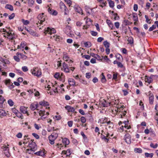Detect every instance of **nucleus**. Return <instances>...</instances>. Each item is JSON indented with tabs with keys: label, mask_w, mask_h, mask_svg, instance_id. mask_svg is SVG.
<instances>
[{
	"label": "nucleus",
	"mask_w": 158,
	"mask_h": 158,
	"mask_svg": "<svg viewBox=\"0 0 158 158\" xmlns=\"http://www.w3.org/2000/svg\"><path fill=\"white\" fill-rule=\"evenodd\" d=\"M71 27L69 26H67L64 29L65 33L70 37L73 38L74 37V35L71 33Z\"/></svg>",
	"instance_id": "f257e3e1"
},
{
	"label": "nucleus",
	"mask_w": 158,
	"mask_h": 158,
	"mask_svg": "<svg viewBox=\"0 0 158 158\" xmlns=\"http://www.w3.org/2000/svg\"><path fill=\"white\" fill-rule=\"evenodd\" d=\"M31 73L34 76L37 77H39L41 75V70L38 69L37 68H35L33 70H31Z\"/></svg>",
	"instance_id": "f03ea898"
},
{
	"label": "nucleus",
	"mask_w": 158,
	"mask_h": 158,
	"mask_svg": "<svg viewBox=\"0 0 158 158\" xmlns=\"http://www.w3.org/2000/svg\"><path fill=\"white\" fill-rule=\"evenodd\" d=\"M29 147L31 148L30 150L32 151H35L37 149V146L35 143L33 141L29 144Z\"/></svg>",
	"instance_id": "7ed1b4c3"
},
{
	"label": "nucleus",
	"mask_w": 158,
	"mask_h": 158,
	"mask_svg": "<svg viewBox=\"0 0 158 158\" xmlns=\"http://www.w3.org/2000/svg\"><path fill=\"white\" fill-rule=\"evenodd\" d=\"M56 32V30L53 28H51L49 27H47L45 29L44 33L45 34H52Z\"/></svg>",
	"instance_id": "20e7f679"
},
{
	"label": "nucleus",
	"mask_w": 158,
	"mask_h": 158,
	"mask_svg": "<svg viewBox=\"0 0 158 158\" xmlns=\"http://www.w3.org/2000/svg\"><path fill=\"white\" fill-rule=\"evenodd\" d=\"M125 142L128 144H130L131 142V136L129 134H126L124 136Z\"/></svg>",
	"instance_id": "39448f33"
},
{
	"label": "nucleus",
	"mask_w": 158,
	"mask_h": 158,
	"mask_svg": "<svg viewBox=\"0 0 158 158\" xmlns=\"http://www.w3.org/2000/svg\"><path fill=\"white\" fill-rule=\"evenodd\" d=\"M6 35L7 38L9 40H13L15 38L14 33H12L10 32H7Z\"/></svg>",
	"instance_id": "423d86ee"
},
{
	"label": "nucleus",
	"mask_w": 158,
	"mask_h": 158,
	"mask_svg": "<svg viewBox=\"0 0 158 158\" xmlns=\"http://www.w3.org/2000/svg\"><path fill=\"white\" fill-rule=\"evenodd\" d=\"M77 107V106H76L75 108L74 107H72L68 105L65 107V108L68 110V112H73L75 110V109H76Z\"/></svg>",
	"instance_id": "0eeeda50"
},
{
	"label": "nucleus",
	"mask_w": 158,
	"mask_h": 158,
	"mask_svg": "<svg viewBox=\"0 0 158 158\" xmlns=\"http://www.w3.org/2000/svg\"><path fill=\"white\" fill-rule=\"evenodd\" d=\"M101 104L102 106L104 107H107L109 106L110 103L108 102H107L105 100H103L101 102Z\"/></svg>",
	"instance_id": "6e6552de"
},
{
	"label": "nucleus",
	"mask_w": 158,
	"mask_h": 158,
	"mask_svg": "<svg viewBox=\"0 0 158 158\" xmlns=\"http://www.w3.org/2000/svg\"><path fill=\"white\" fill-rule=\"evenodd\" d=\"M86 19L85 21L86 24V29H87L89 28V26L92 24V20L89 18H87V17L85 18V19Z\"/></svg>",
	"instance_id": "1a4fd4ad"
},
{
	"label": "nucleus",
	"mask_w": 158,
	"mask_h": 158,
	"mask_svg": "<svg viewBox=\"0 0 158 158\" xmlns=\"http://www.w3.org/2000/svg\"><path fill=\"white\" fill-rule=\"evenodd\" d=\"M38 106L37 102L32 103L30 106V108L31 110H34L36 109Z\"/></svg>",
	"instance_id": "9d476101"
},
{
	"label": "nucleus",
	"mask_w": 158,
	"mask_h": 158,
	"mask_svg": "<svg viewBox=\"0 0 158 158\" xmlns=\"http://www.w3.org/2000/svg\"><path fill=\"white\" fill-rule=\"evenodd\" d=\"M48 11L49 14L52 15H56L58 13L57 11L54 10L52 9L50 7H49L48 9Z\"/></svg>",
	"instance_id": "9b49d317"
},
{
	"label": "nucleus",
	"mask_w": 158,
	"mask_h": 158,
	"mask_svg": "<svg viewBox=\"0 0 158 158\" xmlns=\"http://www.w3.org/2000/svg\"><path fill=\"white\" fill-rule=\"evenodd\" d=\"M20 110L22 113L23 114H27V115H28L27 108L23 106H21L20 108Z\"/></svg>",
	"instance_id": "f8f14e48"
},
{
	"label": "nucleus",
	"mask_w": 158,
	"mask_h": 158,
	"mask_svg": "<svg viewBox=\"0 0 158 158\" xmlns=\"http://www.w3.org/2000/svg\"><path fill=\"white\" fill-rule=\"evenodd\" d=\"M44 15V13H42L41 14H40L37 17V19L40 21V22H43L45 20V18H44L43 15Z\"/></svg>",
	"instance_id": "ddd939ff"
},
{
	"label": "nucleus",
	"mask_w": 158,
	"mask_h": 158,
	"mask_svg": "<svg viewBox=\"0 0 158 158\" xmlns=\"http://www.w3.org/2000/svg\"><path fill=\"white\" fill-rule=\"evenodd\" d=\"M145 81L146 82H148V84H150L152 81L153 80L152 79V77H149L147 76H145Z\"/></svg>",
	"instance_id": "4468645a"
},
{
	"label": "nucleus",
	"mask_w": 158,
	"mask_h": 158,
	"mask_svg": "<svg viewBox=\"0 0 158 158\" xmlns=\"http://www.w3.org/2000/svg\"><path fill=\"white\" fill-rule=\"evenodd\" d=\"M0 61L4 63V64H3V66H5V64H8L10 63V62L8 60L3 59L1 56H0Z\"/></svg>",
	"instance_id": "2eb2a0df"
},
{
	"label": "nucleus",
	"mask_w": 158,
	"mask_h": 158,
	"mask_svg": "<svg viewBox=\"0 0 158 158\" xmlns=\"http://www.w3.org/2000/svg\"><path fill=\"white\" fill-rule=\"evenodd\" d=\"M39 104L41 106H48L49 105V103L48 102L44 100L40 102H39Z\"/></svg>",
	"instance_id": "dca6fc26"
},
{
	"label": "nucleus",
	"mask_w": 158,
	"mask_h": 158,
	"mask_svg": "<svg viewBox=\"0 0 158 158\" xmlns=\"http://www.w3.org/2000/svg\"><path fill=\"white\" fill-rule=\"evenodd\" d=\"M74 8L76 12L81 14L82 13V10L81 8L78 6L75 5L74 6Z\"/></svg>",
	"instance_id": "f3484780"
},
{
	"label": "nucleus",
	"mask_w": 158,
	"mask_h": 158,
	"mask_svg": "<svg viewBox=\"0 0 158 158\" xmlns=\"http://www.w3.org/2000/svg\"><path fill=\"white\" fill-rule=\"evenodd\" d=\"M68 82L70 85L74 86L75 85V81L73 79L71 78H69L68 80Z\"/></svg>",
	"instance_id": "a211bd4d"
},
{
	"label": "nucleus",
	"mask_w": 158,
	"mask_h": 158,
	"mask_svg": "<svg viewBox=\"0 0 158 158\" xmlns=\"http://www.w3.org/2000/svg\"><path fill=\"white\" fill-rule=\"evenodd\" d=\"M63 143L64 144L65 146L68 145L69 143V141L68 139L66 138H64L62 139ZM66 147V146H65Z\"/></svg>",
	"instance_id": "6ab92c4d"
},
{
	"label": "nucleus",
	"mask_w": 158,
	"mask_h": 158,
	"mask_svg": "<svg viewBox=\"0 0 158 158\" xmlns=\"http://www.w3.org/2000/svg\"><path fill=\"white\" fill-rule=\"evenodd\" d=\"M16 54L17 56L20 55V58L23 60H26L27 58V57L26 56H25L20 53L17 52Z\"/></svg>",
	"instance_id": "aec40b11"
},
{
	"label": "nucleus",
	"mask_w": 158,
	"mask_h": 158,
	"mask_svg": "<svg viewBox=\"0 0 158 158\" xmlns=\"http://www.w3.org/2000/svg\"><path fill=\"white\" fill-rule=\"evenodd\" d=\"M58 135L57 133H53V134H52L49 136L48 138H52L53 139L55 140L58 137Z\"/></svg>",
	"instance_id": "412c9836"
},
{
	"label": "nucleus",
	"mask_w": 158,
	"mask_h": 158,
	"mask_svg": "<svg viewBox=\"0 0 158 158\" xmlns=\"http://www.w3.org/2000/svg\"><path fill=\"white\" fill-rule=\"evenodd\" d=\"M153 95L152 94H150L149 97V102L150 104H152L153 103Z\"/></svg>",
	"instance_id": "4be33fe9"
},
{
	"label": "nucleus",
	"mask_w": 158,
	"mask_h": 158,
	"mask_svg": "<svg viewBox=\"0 0 158 158\" xmlns=\"http://www.w3.org/2000/svg\"><path fill=\"white\" fill-rule=\"evenodd\" d=\"M5 8L6 9L9 10L10 11H13L14 10L13 6L11 5L8 4L6 5Z\"/></svg>",
	"instance_id": "5701e85b"
},
{
	"label": "nucleus",
	"mask_w": 158,
	"mask_h": 158,
	"mask_svg": "<svg viewBox=\"0 0 158 158\" xmlns=\"http://www.w3.org/2000/svg\"><path fill=\"white\" fill-rule=\"evenodd\" d=\"M26 43L25 42H23L21 43L20 45L18 46V48H23L26 45Z\"/></svg>",
	"instance_id": "b1692460"
},
{
	"label": "nucleus",
	"mask_w": 158,
	"mask_h": 158,
	"mask_svg": "<svg viewBox=\"0 0 158 158\" xmlns=\"http://www.w3.org/2000/svg\"><path fill=\"white\" fill-rule=\"evenodd\" d=\"M27 31L28 32H29L31 35H36L35 32L33 30H32L31 29L27 28Z\"/></svg>",
	"instance_id": "393cba45"
},
{
	"label": "nucleus",
	"mask_w": 158,
	"mask_h": 158,
	"mask_svg": "<svg viewBox=\"0 0 158 158\" xmlns=\"http://www.w3.org/2000/svg\"><path fill=\"white\" fill-rule=\"evenodd\" d=\"M134 152L136 153H141L142 152V149L140 148H135L134 149Z\"/></svg>",
	"instance_id": "a878e982"
},
{
	"label": "nucleus",
	"mask_w": 158,
	"mask_h": 158,
	"mask_svg": "<svg viewBox=\"0 0 158 158\" xmlns=\"http://www.w3.org/2000/svg\"><path fill=\"white\" fill-rule=\"evenodd\" d=\"M6 115V113L5 111L2 109H0V116H5Z\"/></svg>",
	"instance_id": "bb28decb"
},
{
	"label": "nucleus",
	"mask_w": 158,
	"mask_h": 158,
	"mask_svg": "<svg viewBox=\"0 0 158 158\" xmlns=\"http://www.w3.org/2000/svg\"><path fill=\"white\" fill-rule=\"evenodd\" d=\"M35 154H36L38 156H43L44 155V152L42 151H40L37 152L35 153Z\"/></svg>",
	"instance_id": "cd10ccee"
},
{
	"label": "nucleus",
	"mask_w": 158,
	"mask_h": 158,
	"mask_svg": "<svg viewBox=\"0 0 158 158\" xmlns=\"http://www.w3.org/2000/svg\"><path fill=\"white\" fill-rule=\"evenodd\" d=\"M115 57L118 60L121 61L123 60L122 56L119 54L118 53L116 54Z\"/></svg>",
	"instance_id": "c85d7f7f"
},
{
	"label": "nucleus",
	"mask_w": 158,
	"mask_h": 158,
	"mask_svg": "<svg viewBox=\"0 0 158 158\" xmlns=\"http://www.w3.org/2000/svg\"><path fill=\"white\" fill-rule=\"evenodd\" d=\"M103 44L106 48H109L110 44L107 40L104 41L103 43Z\"/></svg>",
	"instance_id": "c756f323"
},
{
	"label": "nucleus",
	"mask_w": 158,
	"mask_h": 158,
	"mask_svg": "<svg viewBox=\"0 0 158 158\" xmlns=\"http://www.w3.org/2000/svg\"><path fill=\"white\" fill-rule=\"evenodd\" d=\"M145 156L147 157H149L150 158H152L153 156V154L152 153H149L147 152H145Z\"/></svg>",
	"instance_id": "7c9ffc66"
},
{
	"label": "nucleus",
	"mask_w": 158,
	"mask_h": 158,
	"mask_svg": "<svg viewBox=\"0 0 158 158\" xmlns=\"http://www.w3.org/2000/svg\"><path fill=\"white\" fill-rule=\"evenodd\" d=\"M106 23L109 25V27L111 28V29H112V27H113V25L111 21L110 20L107 19L106 20Z\"/></svg>",
	"instance_id": "2f4dec72"
},
{
	"label": "nucleus",
	"mask_w": 158,
	"mask_h": 158,
	"mask_svg": "<svg viewBox=\"0 0 158 158\" xmlns=\"http://www.w3.org/2000/svg\"><path fill=\"white\" fill-rule=\"evenodd\" d=\"M133 18L134 21H136L138 20L137 14L136 13L133 14Z\"/></svg>",
	"instance_id": "473e14b6"
},
{
	"label": "nucleus",
	"mask_w": 158,
	"mask_h": 158,
	"mask_svg": "<svg viewBox=\"0 0 158 158\" xmlns=\"http://www.w3.org/2000/svg\"><path fill=\"white\" fill-rule=\"evenodd\" d=\"M84 44L86 47H89L91 46V43L89 42H85L84 43Z\"/></svg>",
	"instance_id": "72a5a7b5"
},
{
	"label": "nucleus",
	"mask_w": 158,
	"mask_h": 158,
	"mask_svg": "<svg viewBox=\"0 0 158 158\" xmlns=\"http://www.w3.org/2000/svg\"><path fill=\"white\" fill-rule=\"evenodd\" d=\"M127 40L130 44H132L133 43V39L132 37H129Z\"/></svg>",
	"instance_id": "f704fd0d"
},
{
	"label": "nucleus",
	"mask_w": 158,
	"mask_h": 158,
	"mask_svg": "<svg viewBox=\"0 0 158 158\" xmlns=\"http://www.w3.org/2000/svg\"><path fill=\"white\" fill-rule=\"evenodd\" d=\"M22 22L23 23V24L25 25H28L30 23V22L28 20H25L23 19H22Z\"/></svg>",
	"instance_id": "c9c22d12"
},
{
	"label": "nucleus",
	"mask_w": 158,
	"mask_h": 158,
	"mask_svg": "<svg viewBox=\"0 0 158 158\" xmlns=\"http://www.w3.org/2000/svg\"><path fill=\"white\" fill-rule=\"evenodd\" d=\"M102 77L101 78V81L102 83H105L106 81V80L105 78V76L104 75L103 73H102L101 74Z\"/></svg>",
	"instance_id": "e433bc0d"
},
{
	"label": "nucleus",
	"mask_w": 158,
	"mask_h": 158,
	"mask_svg": "<svg viewBox=\"0 0 158 158\" xmlns=\"http://www.w3.org/2000/svg\"><path fill=\"white\" fill-rule=\"evenodd\" d=\"M85 9L87 13H88L89 15H90V13L89 11V10H92V9L91 10L89 6H85Z\"/></svg>",
	"instance_id": "4c0bfd02"
},
{
	"label": "nucleus",
	"mask_w": 158,
	"mask_h": 158,
	"mask_svg": "<svg viewBox=\"0 0 158 158\" xmlns=\"http://www.w3.org/2000/svg\"><path fill=\"white\" fill-rule=\"evenodd\" d=\"M16 116L19 118H21V119H23V114L19 112H18Z\"/></svg>",
	"instance_id": "58836bf2"
},
{
	"label": "nucleus",
	"mask_w": 158,
	"mask_h": 158,
	"mask_svg": "<svg viewBox=\"0 0 158 158\" xmlns=\"http://www.w3.org/2000/svg\"><path fill=\"white\" fill-rule=\"evenodd\" d=\"M59 78L61 81H62L63 82L65 81V76L63 75V73H61V75L60 76Z\"/></svg>",
	"instance_id": "ea45409f"
},
{
	"label": "nucleus",
	"mask_w": 158,
	"mask_h": 158,
	"mask_svg": "<svg viewBox=\"0 0 158 158\" xmlns=\"http://www.w3.org/2000/svg\"><path fill=\"white\" fill-rule=\"evenodd\" d=\"M150 146L153 148H156L158 147V144L156 143L155 145L153 143H151L150 144Z\"/></svg>",
	"instance_id": "a19ab883"
},
{
	"label": "nucleus",
	"mask_w": 158,
	"mask_h": 158,
	"mask_svg": "<svg viewBox=\"0 0 158 158\" xmlns=\"http://www.w3.org/2000/svg\"><path fill=\"white\" fill-rule=\"evenodd\" d=\"M3 152L4 153L5 156H6L7 157H10V154L9 152V150H6V151H5L4 152Z\"/></svg>",
	"instance_id": "79ce46f5"
},
{
	"label": "nucleus",
	"mask_w": 158,
	"mask_h": 158,
	"mask_svg": "<svg viewBox=\"0 0 158 158\" xmlns=\"http://www.w3.org/2000/svg\"><path fill=\"white\" fill-rule=\"evenodd\" d=\"M109 5L110 7L113 8L114 6V4L113 1H111L109 2Z\"/></svg>",
	"instance_id": "37998d69"
},
{
	"label": "nucleus",
	"mask_w": 158,
	"mask_h": 158,
	"mask_svg": "<svg viewBox=\"0 0 158 158\" xmlns=\"http://www.w3.org/2000/svg\"><path fill=\"white\" fill-rule=\"evenodd\" d=\"M156 26L155 25H153L151 27L149 28L148 31H152L153 30L155 29L156 28Z\"/></svg>",
	"instance_id": "c03bdc74"
},
{
	"label": "nucleus",
	"mask_w": 158,
	"mask_h": 158,
	"mask_svg": "<svg viewBox=\"0 0 158 158\" xmlns=\"http://www.w3.org/2000/svg\"><path fill=\"white\" fill-rule=\"evenodd\" d=\"M19 57V56H17V55H16V56H14V58L16 61L17 62H18L20 61V59Z\"/></svg>",
	"instance_id": "a18cd8bd"
},
{
	"label": "nucleus",
	"mask_w": 158,
	"mask_h": 158,
	"mask_svg": "<svg viewBox=\"0 0 158 158\" xmlns=\"http://www.w3.org/2000/svg\"><path fill=\"white\" fill-rule=\"evenodd\" d=\"M8 103L10 106H12L14 105V102L11 99H9L8 101Z\"/></svg>",
	"instance_id": "49530a36"
},
{
	"label": "nucleus",
	"mask_w": 158,
	"mask_h": 158,
	"mask_svg": "<svg viewBox=\"0 0 158 158\" xmlns=\"http://www.w3.org/2000/svg\"><path fill=\"white\" fill-rule=\"evenodd\" d=\"M9 145L8 144H7L6 146H4L2 147L3 152L6 151V150H9L8 147Z\"/></svg>",
	"instance_id": "de8ad7c7"
},
{
	"label": "nucleus",
	"mask_w": 158,
	"mask_h": 158,
	"mask_svg": "<svg viewBox=\"0 0 158 158\" xmlns=\"http://www.w3.org/2000/svg\"><path fill=\"white\" fill-rule=\"evenodd\" d=\"M35 0H28L29 2L28 4L30 6H32Z\"/></svg>",
	"instance_id": "09e8293b"
},
{
	"label": "nucleus",
	"mask_w": 158,
	"mask_h": 158,
	"mask_svg": "<svg viewBox=\"0 0 158 158\" xmlns=\"http://www.w3.org/2000/svg\"><path fill=\"white\" fill-rule=\"evenodd\" d=\"M114 19L115 20H118L119 19V16H118V14L116 13H115L114 14Z\"/></svg>",
	"instance_id": "8fccbe9b"
},
{
	"label": "nucleus",
	"mask_w": 158,
	"mask_h": 158,
	"mask_svg": "<svg viewBox=\"0 0 158 158\" xmlns=\"http://www.w3.org/2000/svg\"><path fill=\"white\" fill-rule=\"evenodd\" d=\"M22 70L24 72H26L28 71V69L27 66H24L22 67Z\"/></svg>",
	"instance_id": "3c124183"
},
{
	"label": "nucleus",
	"mask_w": 158,
	"mask_h": 158,
	"mask_svg": "<svg viewBox=\"0 0 158 158\" xmlns=\"http://www.w3.org/2000/svg\"><path fill=\"white\" fill-rule=\"evenodd\" d=\"M53 37L55 38V40L57 41H59L61 37L59 36H57L56 35L54 36Z\"/></svg>",
	"instance_id": "603ef678"
},
{
	"label": "nucleus",
	"mask_w": 158,
	"mask_h": 158,
	"mask_svg": "<svg viewBox=\"0 0 158 158\" xmlns=\"http://www.w3.org/2000/svg\"><path fill=\"white\" fill-rule=\"evenodd\" d=\"M67 156H69L71 154V151L70 149H68L66 152Z\"/></svg>",
	"instance_id": "864d4df0"
},
{
	"label": "nucleus",
	"mask_w": 158,
	"mask_h": 158,
	"mask_svg": "<svg viewBox=\"0 0 158 158\" xmlns=\"http://www.w3.org/2000/svg\"><path fill=\"white\" fill-rule=\"evenodd\" d=\"M62 66H63V69L68 68V66L67 64L66 63H65V62H64L62 64Z\"/></svg>",
	"instance_id": "5fc2aeb1"
},
{
	"label": "nucleus",
	"mask_w": 158,
	"mask_h": 158,
	"mask_svg": "<svg viewBox=\"0 0 158 158\" xmlns=\"http://www.w3.org/2000/svg\"><path fill=\"white\" fill-rule=\"evenodd\" d=\"M124 22L126 24V25H130L131 24V23L127 20L125 19L124 20Z\"/></svg>",
	"instance_id": "6e6d98bb"
},
{
	"label": "nucleus",
	"mask_w": 158,
	"mask_h": 158,
	"mask_svg": "<svg viewBox=\"0 0 158 158\" xmlns=\"http://www.w3.org/2000/svg\"><path fill=\"white\" fill-rule=\"evenodd\" d=\"M49 142L51 144H53L54 143V141L55 140L52 138H49Z\"/></svg>",
	"instance_id": "4d7b16f0"
},
{
	"label": "nucleus",
	"mask_w": 158,
	"mask_h": 158,
	"mask_svg": "<svg viewBox=\"0 0 158 158\" xmlns=\"http://www.w3.org/2000/svg\"><path fill=\"white\" fill-rule=\"evenodd\" d=\"M32 135L34 137L37 139H38L39 138V135L36 133H33L32 134Z\"/></svg>",
	"instance_id": "13d9d810"
},
{
	"label": "nucleus",
	"mask_w": 158,
	"mask_h": 158,
	"mask_svg": "<svg viewBox=\"0 0 158 158\" xmlns=\"http://www.w3.org/2000/svg\"><path fill=\"white\" fill-rule=\"evenodd\" d=\"M81 121L82 123H84L86 122V119L84 117H81L80 118Z\"/></svg>",
	"instance_id": "bf43d9fd"
},
{
	"label": "nucleus",
	"mask_w": 158,
	"mask_h": 158,
	"mask_svg": "<svg viewBox=\"0 0 158 158\" xmlns=\"http://www.w3.org/2000/svg\"><path fill=\"white\" fill-rule=\"evenodd\" d=\"M60 73H56L54 75V77L56 79H58L60 77Z\"/></svg>",
	"instance_id": "052dcab7"
},
{
	"label": "nucleus",
	"mask_w": 158,
	"mask_h": 158,
	"mask_svg": "<svg viewBox=\"0 0 158 158\" xmlns=\"http://www.w3.org/2000/svg\"><path fill=\"white\" fill-rule=\"evenodd\" d=\"M22 134L20 133H19L17 135H16V137H17L18 138H21L22 137Z\"/></svg>",
	"instance_id": "680f3d73"
},
{
	"label": "nucleus",
	"mask_w": 158,
	"mask_h": 158,
	"mask_svg": "<svg viewBox=\"0 0 158 158\" xmlns=\"http://www.w3.org/2000/svg\"><path fill=\"white\" fill-rule=\"evenodd\" d=\"M15 16V14L14 13H12L9 16V18L10 19H12Z\"/></svg>",
	"instance_id": "e2e57ef3"
},
{
	"label": "nucleus",
	"mask_w": 158,
	"mask_h": 158,
	"mask_svg": "<svg viewBox=\"0 0 158 158\" xmlns=\"http://www.w3.org/2000/svg\"><path fill=\"white\" fill-rule=\"evenodd\" d=\"M91 33L92 35L94 36H96L98 34V33L97 32L94 31H91Z\"/></svg>",
	"instance_id": "0e129e2a"
},
{
	"label": "nucleus",
	"mask_w": 158,
	"mask_h": 158,
	"mask_svg": "<svg viewBox=\"0 0 158 158\" xmlns=\"http://www.w3.org/2000/svg\"><path fill=\"white\" fill-rule=\"evenodd\" d=\"M73 122L72 121H69L68 122V125L69 127H71L73 125Z\"/></svg>",
	"instance_id": "69168bd1"
},
{
	"label": "nucleus",
	"mask_w": 158,
	"mask_h": 158,
	"mask_svg": "<svg viewBox=\"0 0 158 158\" xmlns=\"http://www.w3.org/2000/svg\"><path fill=\"white\" fill-rule=\"evenodd\" d=\"M12 110L13 112L16 115L19 112L15 108L12 109Z\"/></svg>",
	"instance_id": "338daca9"
},
{
	"label": "nucleus",
	"mask_w": 158,
	"mask_h": 158,
	"mask_svg": "<svg viewBox=\"0 0 158 158\" xmlns=\"http://www.w3.org/2000/svg\"><path fill=\"white\" fill-rule=\"evenodd\" d=\"M104 40V38L102 37H99L97 39V41L98 42H101Z\"/></svg>",
	"instance_id": "774afa93"
}]
</instances>
